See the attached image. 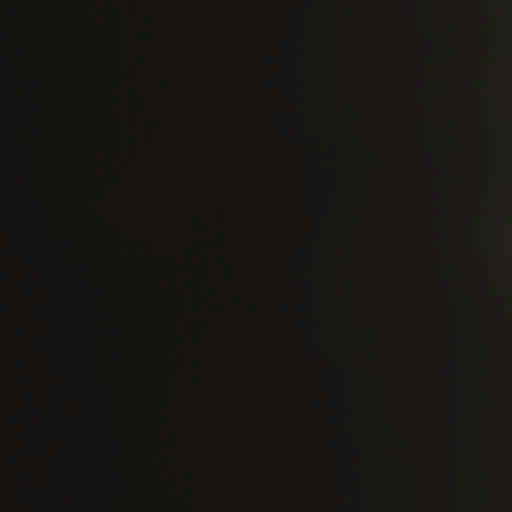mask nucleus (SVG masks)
Instances as JSON below:
<instances>
[{
    "label": "nucleus",
    "mask_w": 512,
    "mask_h": 512,
    "mask_svg": "<svg viewBox=\"0 0 512 512\" xmlns=\"http://www.w3.org/2000/svg\"><path fill=\"white\" fill-rule=\"evenodd\" d=\"M26 285H27V290L30 293L31 292V286H32V278L30 276L27 279Z\"/></svg>",
    "instance_id": "obj_4"
},
{
    "label": "nucleus",
    "mask_w": 512,
    "mask_h": 512,
    "mask_svg": "<svg viewBox=\"0 0 512 512\" xmlns=\"http://www.w3.org/2000/svg\"><path fill=\"white\" fill-rule=\"evenodd\" d=\"M27 473L29 476V481H28L29 493L24 498V504H25L24 512H40V502H39L38 494L36 493V490L34 489V487L32 485V480L35 479L36 474L30 465L27 466Z\"/></svg>",
    "instance_id": "obj_2"
},
{
    "label": "nucleus",
    "mask_w": 512,
    "mask_h": 512,
    "mask_svg": "<svg viewBox=\"0 0 512 512\" xmlns=\"http://www.w3.org/2000/svg\"><path fill=\"white\" fill-rule=\"evenodd\" d=\"M39 413V409L30 401L21 412V419L27 429L26 438L29 442V451H32V448L34 449V435L36 432L35 418Z\"/></svg>",
    "instance_id": "obj_1"
},
{
    "label": "nucleus",
    "mask_w": 512,
    "mask_h": 512,
    "mask_svg": "<svg viewBox=\"0 0 512 512\" xmlns=\"http://www.w3.org/2000/svg\"><path fill=\"white\" fill-rule=\"evenodd\" d=\"M24 380H25V382L33 383V385H34L33 387L34 388H39L40 387L38 379H36L35 377H33L31 375H26L24 377Z\"/></svg>",
    "instance_id": "obj_3"
}]
</instances>
